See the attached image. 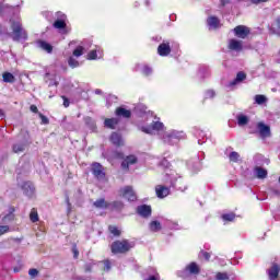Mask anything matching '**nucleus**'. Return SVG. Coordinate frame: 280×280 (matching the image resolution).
<instances>
[{
	"label": "nucleus",
	"instance_id": "bf43d9fd",
	"mask_svg": "<svg viewBox=\"0 0 280 280\" xmlns=\"http://www.w3.org/2000/svg\"><path fill=\"white\" fill-rule=\"evenodd\" d=\"M68 207H71V202L69 201V198L67 199Z\"/></svg>",
	"mask_w": 280,
	"mask_h": 280
},
{
	"label": "nucleus",
	"instance_id": "8fccbe9b",
	"mask_svg": "<svg viewBox=\"0 0 280 280\" xmlns=\"http://www.w3.org/2000/svg\"><path fill=\"white\" fill-rule=\"evenodd\" d=\"M61 98L63 100L65 108H69V105L71 104V102L65 95H62Z\"/></svg>",
	"mask_w": 280,
	"mask_h": 280
},
{
	"label": "nucleus",
	"instance_id": "20e7f679",
	"mask_svg": "<svg viewBox=\"0 0 280 280\" xmlns=\"http://www.w3.org/2000/svg\"><path fill=\"white\" fill-rule=\"evenodd\" d=\"M91 172L97 180H104L106 178V172H104V166L100 162H93L91 164Z\"/></svg>",
	"mask_w": 280,
	"mask_h": 280
},
{
	"label": "nucleus",
	"instance_id": "423d86ee",
	"mask_svg": "<svg viewBox=\"0 0 280 280\" xmlns=\"http://www.w3.org/2000/svg\"><path fill=\"white\" fill-rule=\"evenodd\" d=\"M57 20L54 22L55 30H67V14L58 11L56 13Z\"/></svg>",
	"mask_w": 280,
	"mask_h": 280
},
{
	"label": "nucleus",
	"instance_id": "6ab92c4d",
	"mask_svg": "<svg viewBox=\"0 0 280 280\" xmlns=\"http://www.w3.org/2000/svg\"><path fill=\"white\" fill-rule=\"evenodd\" d=\"M207 25L210 30H218V27H220V19L215 15H211L207 19Z\"/></svg>",
	"mask_w": 280,
	"mask_h": 280
},
{
	"label": "nucleus",
	"instance_id": "0eeeda50",
	"mask_svg": "<svg viewBox=\"0 0 280 280\" xmlns=\"http://www.w3.org/2000/svg\"><path fill=\"white\" fill-rule=\"evenodd\" d=\"M233 33L236 38H248V36H250V27L246 25H237L234 27Z\"/></svg>",
	"mask_w": 280,
	"mask_h": 280
},
{
	"label": "nucleus",
	"instance_id": "39448f33",
	"mask_svg": "<svg viewBox=\"0 0 280 280\" xmlns=\"http://www.w3.org/2000/svg\"><path fill=\"white\" fill-rule=\"evenodd\" d=\"M120 196L122 198H126L129 202H136L137 200V192H135V189L132 186H125L119 189Z\"/></svg>",
	"mask_w": 280,
	"mask_h": 280
},
{
	"label": "nucleus",
	"instance_id": "f03ea898",
	"mask_svg": "<svg viewBox=\"0 0 280 280\" xmlns=\"http://www.w3.org/2000/svg\"><path fill=\"white\" fill-rule=\"evenodd\" d=\"M11 30H12V39L19 43V40H27V31L23 28L21 19H10Z\"/></svg>",
	"mask_w": 280,
	"mask_h": 280
},
{
	"label": "nucleus",
	"instance_id": "473e14b6",
	"mask_svg": "<svg viewBox=\"0 0 280 280\" xmlns=\"http://www.w3.org/2000/svg\"><path fill=\"white\" fill-rule=\"evenodd\" d=\"M84 55V48L82 46H78L73 52L72 56H74L75 58H80V56Z\"/></svg>",
	"mask_w": 280,
	"mask_h": 280
},
{
	"label": "nucleus",
	"instance_id": "bb28decb",
	"mask_svg": "<svg viewBox=\"0 0 280 280\" xmlns=\"http://www.w3.org/2000/svg\"><path fill=\"white\" fill-rule=\"evenodd\" d=\"M244 80H246V72L240 71L237 72L235 80L231 82V86H235L237 82H244Z\"/></svg>",
	"mask_w": 280,
	"mask_h": 280
},
{
	"label": "nucleus",
	"instance_id": "1a4fd4ad",
	"mask_svg": "<svg viewBox=\"0 0 280 280\" xmlns=\"http://www.w3.org/2000/svg\"><path fill=\"white\" fill-rule=\"evenodd\" d=\"M158 54L162 58H165L172 54V46L170 45V42H163L158 46Z\"/></svg>",
	"mask_w": 280,
	"mask_h": 280
},
{
	"label": "nucleus",
	"instance_id": "f8f14e48",
	"mask_svg": "<svg viewBox=\"0 0 280 280\" xmlns=\"http://www.w3.org/2000/svg\"><path fill=\"white\" fill-rule=\"evenodd\" d=\"M228 49H230V51H242V49H244L242 40L235 38L230 39Z\"/></svg>",
	"mask_w": 280,
	"mask_h": 280
},
{
	"label": "nucleus",
	"instance_id": "c03bdc74",
	"mask_svg": "<svg viewBox=\"0 0 280 280\" xmlns=\"http://www.w3.org/2000/svg\"><path fill=\"white\" fill-rule=\"evenodd\" d=\"M142 73L143 75H152V68H150L149 66H144L142 69Z\"/></svg>",
	"mask_w": 280,
	"mask_h": 280
},
{
	"label": "nucleus",
	"instance_id": "2f4dec72",
	"mask_svg": "<svg viewBox=\"0 0 280 280\" xmlns=\"http://www.w3.org/2000/svg\"><path fill=\"white\" fill-rule=\"evenodd\" d=\"M68 65H69V67H71V69H75V68L80 67V61H78V59H75L73 57H70L68 59Z\"/></svg>",
	"mask_w": 280,
	"mask_h": 280
},
{
	"label": "nucleus",
	"instance_id": "4be33fe9",
	"mask_svg": "<svg viewBox=\"0 0 280 280\" xmlns=\"http://www.w3.org/2000/svg\"><path fill=\"white\" fill-rule=\"evenodd\" d=\"M257 178L264 179L268 177V171L261 166L255 167Z\"/></svg>",
	"mask_w": 280,
	"mask_h": 280
},
{
	"label": "nucleus",
	"instance_id": "4d7b16f0",
	"mask_svg": "<svg viewBox=\"0 0 280 280\" xmlns=\"http://www.w3.org/2000/svg\"><path fill=\"white\" fill-rule=\"evenodd\" d=\"M3 9H4L3 4H0V16L3 14Z\"/></svg>",
	"mask_w": 280,
	"mask_h": 280
},
{
	"label": "nucleus",
	"instance_id": "ddd939ff",
	"mask_svg": "<svg viewBox=\"0 0 280 280\" xmlns=\"http://www.w3.org/2000/svg\"><path fill=\"white\" fill-rule=\"evenodd\" d=\"M137 213H139L141 218H150V215H152V207L148 205L139 206Z\"/></svg>",
	"mask_w": 280,
	"mask_h": 280
},
{
	"label": "nucleus",
	"instance_id": "cd10ccee",
	"mask_svg": "<svg viewBox=\"0 0 280 280\" xmlns=\"http://www.w3.org/2000/svg\"><path fill=\"white\" fill-rule=\"evenodd\" d=\"M240 153L237 151H232L230 154H229V160H230V163H240Z\"/></svg>",
	"mask_w": 280,
	"mask_h": 280
},
{
	"label": "nucleus",
	"instance_id": "b1692460",
	"mask_svg": "<svg viewBox=\"0 0 280 280\" xmlns=\"http://www.w3.org/2000/svg\"><path fill=\"white\" fill-rule=\"evenodd\" d=\"M108 233L114 237H121V230L117 225H108Z\"/></svg>",
	"mask_w": 280,
	"mask_h": 280
},
{
	"label": "nucleus",
	"instance_id": "6e6552de",
	"mask_svg": "<svg viewBox=\"0 0 280 280\" xmlns=\"http://www.w3.org/2000/svg\"><path fill=\"white\" fill-rule=\"evenodd\" d=\"M256 128L261 139H268V137H272V133L270 131V126L264 124L262 121L257 122Z\"/></svg>",
	"mask_w": 280,
	"mask_h": 280
},
{
	"label": "nucleus",
	"instance_id": "dca6fc26",
	"mask_svg": "<svg viewBox=\"0 0 280 280\" xmlns=\"http://www.w3.org/2000/svg\"><path fill=\"white\" fill-rule=\"evenodd\" d=\"M268 277L270 280L279 279L280 267L278 264H272L271 268L268 269Z\"/></svg>",
	"mask_w": 280,
	"mask_h": 280
},
{
	"label": "nucleus",
	"instance_id": "5701e85b",
	"mask_svg": "<svg viewBox=\"0 0 280 280\" xmlns=\"http://www.w3.org/2000/svg\"><path fill=\"white\" fill-rule=\"evenodd\" d=\"M109 207L112 208V211H122L125 205H124V201L116 200V201L109 202Z\"/></svg>",
	"mask_w": 280,
	"mask_h": 280
},
{
	"label": "nucleus",
	"instance_id": "f257e3e1",
	"mask_svg": "<svg viewBox=\"0 0 280 280\" xmlns=\"http://www.w3.org/2000/svg\"><path fill=\"white\" fill-rule=\"evenodd\" d=\"M114 156L118 161H121L120 168L122 170V172H130V166L137 165V163H139V158H137V155L135 154L126 155L121 151H115Z\"/></svg>",
	"mask_w": 280,
	"mask_h": 280
},
{
	"label": "nucleus",
	"instance_id": "9b49d317",
	"mask_svg": "<svg viewBox=\"0 0 280 280\" xmlns=\"http://www.w3.org/2000/svg\"><path fill=\"white\" fill-rule=\"evenodd\" d=\"M120 121H121V118H117V117L105 118L104 126L109 130H117V126H119Z\"/></svg>",
	"mask_w": 280,
	"mask_h": 280
},
{
	"label": "nucleus",
	"instance_id": "4468645a",
	"mask_svg": "<svg viewBox=\"0 0 280 280\" xmlns=\"http://www.w3.org/2000/svg\"><path fill=\"white\" fill-rule=\"evenodd\" d=\"M109 141L113 143V145H116V148H121V145H124V139L118 132H112Z\"/></svg>",
	"mask_w": 280,
	"mask_h": 280
},
{
	"label": "nucleus",
	"instance_id": "c9c22d12",
	"mask_svg": "<svg viewBox=\"0 0 280 280\" xmlns=\"http://www.w3.org/2000/svg\"><path fill=\"white\" fill-rule=\"evenodd\" d=\"M238 126H246L248 124V116L241 115L237 117Z\"/></svg>",
	"mask_w": 280,
	"mask_h": 280
},
{
	"label": "nucleus",
	"instance_id": "603ef678",
	"mask_svg": "<svg viewBox=\"0 0 280 280\" xmlns=\"http://www.w3.org/2000/svg\"><path fill=\"white\" fill-rule=\"evenodd\" d=\"M221 7L224 8V5H228V3H231V0H220Z\"/></svg>",
	"mask_w": 280,
	"mask_h": 280
},
{
	"label": "nucleus",
	"instance_id": "79ce46f5",
	"mask_svg": "<svg viewBox=\"0 0 280 280\" xmlns=\"http://www.w3.org/2000/svg\"><path fill=\"white\" fill-rule=\"evenodd\" d=\"M213 97H215V91L213 90H208L206 92V100H213Z\"/></svg>",
	"mask_w": 280,
	"mask_h": 280
},
{
	"label": "nucleus",
	"instance_id": "c85d7f7f",
	"mask_svg": "<svg viewBox=\"0 0 280 280\" xmlns=\"http://www.w3.org/2000/svg\"><path fill=\"white\" fill-rule=\"evenodd\" d=\"M30 220L33 223L38 222L39 218H38V210L36 208H32L31 212H30Z\"/></svg>",
	"mask_w": 280,
	"mask_h": 280
},
{
	"label": "nucleus",
	"instance_id": "393cba45",
	"mask_svg": "<svg viewBox=\"0 0 280 280\" xmlns=\"http://www.w3.org/2000/svg\"><path fill=\"white\" fill-rule=\"evenodd\" d=\"M39 47L47 54H51L54 51V46H51V44H49L45 40H39Z\"/></svg>",
	"mask_w": 280,
	"mask_h": 280
},
{
	"label": "nucleus",
	"instance_id": "680f3d73",
	"mask_svg": "<svg viewBox=\"0 0 280 280\" xmlns=\"http://www.w3.org/2000/svg\"><path fill=\"white\" fill-rule=\"evenodd\" d=\"M0 115H3V110L0 109Z\"/></svg>",
	"mask_w": 280,
	"mask_h": 280
},
{
	"label": "nucleus",
	"instance_id": "a211bd4d",
	"mask_svg": "<svg viewBox=\"0 0 280 280\" xmlns=\"http://www.w3.org/2000/svg\"><path fill=\"white\" fill-rule=\"evenodd\" d=\"M93 207L95 209H110V202L106 201L105 198H100L93 202Z\"/></svg>",
	"mask_w": 280,
	"mask_h": 280
},
{
	"label": "nucleus",
	"instance_id": "a18cd8bd",
	"mask_svg": "<svg viewBox=\"0 0 280 280\" xmlns=\"http://www.w3.org/2000/svg\"><path fill=\"white\" fill-rule=\"evenodd\" d=\"M72 253H73V258L78 259V257H80V250H78V245H73L72 246Z\"/></svg>",
	"mask_w": 280,
	"mask_h": 280
},
{
	"label": "nucleus",
	"instance_id": "58836bf2",
	"mask_svg": "<svg viewBox=\"0 0 280 280\" xmlns=\"http://www.w3.org/2000/svg\"><path fill=\"white\" fill-rule=\"evenodd\" d=\"M215 280H229V273H226V272H217Z\"/></svg>",
	"mask_w": 280,
	"mask_h": 280
},
{
	"label": "nucleus",
	"instance_id": "864d4df0",
	"mask_svg": "<svg viewBox=\"0 0 280 280\" xmlns=\"http://www.w3.org/2000/svg\"><path fill=\"white\" fill-rule=\"evenodd\" d=\"M142 132H145V135H150L151 130L148 129L147 127L141 128Z\"/></svg>",
	"mask_w": 280,
	"mask_h": 280
},
{
	"label": "nucleus",
	"instance_id": "a19ab883",
	"mask_svg": "<svg viewBox=\"0 0 280 280\" xmlns=\"http://www.w3.org/2000/svg\"><path fill=\"white\" fill-rule=\"evenodd\" d=\"M5 233H10V225H0V237L5 235Z\"/></svg>",
	"mask_w": 280,
	"mask_h": 280
},
{
	"label": "nucleus",
	"instance_id": "37998d69",
	"mask_svg": "<svg viewBox=\"0 0 280 280\" xmlns=\"http://www.w3.org/2000/svg\"><path fill=\"white\" fill-rule=\"evenodd\" d=\"M28 275L32 279H35V277H38V269L32 268L28 270Z\"/></svg>",
	"mask_w": 280,
	"mask_h": 280
},
{
	"label": "nucleus",
	"instance_id": "72a5a7b5",
	"mask_svg": "<svg viewBox=\"0 0 280 280\" xmlns=\"http://www.w3.org/2000/svg\"><path fill=\"white\" fill-rule=\"evenodd\" d=\"M103 264V271L104 272H109L110 268L113 267V264L110 262V259H105L102 261Z\"/></svg>",
	"mask_w": 280,
	"mask_h": 280
},
{
	"label": "nucleus",
	"instance_id": "2eb2a0df",
	"mask_svg": "<svg viewBox=\"0 0 280 280\" xmlns=\"http://www.w3.org/2000/svg\"><path fill=\"white\" fill-rule=\"evenodd\" d=\"M185 272L195 276L200 275V266H198V262L192 261L185 267Z\"/></svg>",
	"mask_w": 280,
	"mask_h": 280
},
{
	"label": "nucleus",
	"instance_id": "f704fd0d",
	"mask_svg": "<svg viewBox=\"0 0 280 280\" xmlns=\"http://www.w3.org/2000/svg\"><path fill=\"white\" fill-rule=\"evenodd\" d=\"M267 100H268V98H266V96H265V95H261V94H257V95L255 96V102H256V104H259V105L266 104Z\"/></svg>",
	"mask_w": 280,
	"mask_h": 280
},
{
	"label": "nucleus",
	"instance_id": "4c0bfd02",
	"mask_svg": "<svg viewBox=\"0 0 280 280\" xmlns=\"http://www.w3.org/2000/svg\"><path fill=\"white\" fill-rule=\"evenodd\" d=\"M163 122L161 121H153L151 125L152 130H163Z\"/></svg>",
	"mask_w": 280,
	"mask_h": 280
},
{
	"label": "nucleus",
	"instance_id": "9d476101",
	"mask_svg": "<svg viewBox=\"0 0 280 280\" xmlns=\"http://www.w3.org/2000/svg\"><path fill=\"white\" fill-rule=\"evenodd\" d=\"M115 115L118 119H130L132 117V112L130 109H126L125 107H117L115 109Z\"/></svg>",
	"mask_w": 280,
	"mask_h": 280
},
{
	"label": "nucleus",
	"instance_id": "412c9836",
	"mask_svg": "<svg viewBox=\"0 0 280 280\" xmlns=\"http://www.w3.org/2000/svg\"><path fill=\"white\" fill-rule=\"evenodd\" d=\"M2 80H3V82H7L8 84H14V82H16V78L11 72L2 73Z\"/></svg>",
	"mask_w": 280,
	"mask_h": 280
},
{
	"label": "nucleus",
	"instance_id": "aec40b11",
	"mask_svg": "<svg viewBox=\"0 0 280 280\" xmlns=\"http://www.w3.org/2000/svg\"><path fill=\"white\" fill-rule=\"evenodd\" d=\"M26 148H27V144L25 142L15 143L12 145V152H14V154H21V152H25Z\"/></svg>",
	"mask_w": 280,
	"mask_h": 280
},
{
	"label": "nucleus",
	"instance_id": "de8ad7c7",
	"mask_svg": "<svg viewBox=\"0 0 280 280\" xmlns=\"http://www.w3.org/2000/svg\"><path fill=\"white\" fill-rule=\"evenodd\" d=\"M84 272H93V265L92 264H85L84 265Z\"/></svg>",
	"mask_w": 280,
	"mask_h": 280
},
{
	"label": "nucleus",
	"instance_id": "09e8293b",
	"mask_svg": "<svg viewBox=\"0 0 280 280\" xmlns=\"http://www.w3.org/2000/svg\"><path fill=\"white\" fill-rule=\"evenodd\" d=\"M254 5H259V3H268L269 0H249Z\"/></svg>",
	"mask_w": 280,
	"mask_h": 280
},
{
	"label": "nucleus",
	"instance_id": "a878e982",
	"mask_svg": "<svg viewBox=\"0 0 280 280\" xmlns=\"http://www.w3.org/2000/svg\"><path fill=\"white\" fill-rule=\"evenodd\" d=\"M149 229L150 231H152V233H159V231H161L163 226L161 225L160 221H151L149 224Z\"/></svg>",
	"mask_w": 280,
	"mask_h": 280
},
{
	"label": "nucleus",
	"instance_id": "5fc2aeb1",
	"mask_svg": "<svg viewBox=\"0 0 280 280\" xmlns=\"http://www.w3.org/2000/svg\"><path fill=\"white\" fill-rule=\"evenodd\" d=\"M276 25L280 30V16L276 19Z\"/></svg>",
	"mask_w": 280,
	"mask_h": 280
},
{
	"label": "nucleus",
	"instance_id": "e433bc0d",
	"mask_svg": "<svg viewBox=\"0 0 280 280\" xmlns=\"http://www.w3.org/2000/svg\"><path fill=\"white\" fill-rule=\"evenodd\" d=\"M38 117L42 120L40 121L42 126L49 125V118H47V116H45L43 113H38Z\"/></svg>",
	"mask_w": 280,
	"mask_h": 280
},
{
	"label": "nucleus",
	"instance_id": "052dcab7",
	"mask_svg": "<svg viewBox=\"0 0 280 280\" xmlns=\"http://www.w3.org/2000/svg\"><path fill=\"white\" fill-rule=\"evenodd\" d=\"M166 137H167V139L172 138V136H171V135H166Z\"/></svg>",
	"mask_w": 280,
	"mask_h": 280
},
{
	"label": "nucleus",
	"instance_id": "c756f323",
	"mask_svg": "<svg viewBox=\"0 0 280 280\" xmlns=\"http://www.w3.org/2000/svg\"><path fill=\"white\" fill-rule=\"evenodd\" d=\"M223 222H233L235 220V212L224 213L221 215Z\"/></svg>",
	"mask_w": 280,
	"mask_h": 280
},
{
	"label": "nucleus",
	"instance_id": "7c9ffc66",
	"mask_svg": "<svg viewBox=\"0 0 280 280\" xmlns=\"http://www.w3.org/2000/svg\"><path fill=\"white\" fill-rule=\"evenodd\" d=\"M14 219H15L14 208H11L10 213H8L2 218V222H14Z\"/></svg>",
	"mask_w": 280,
	"mask_h": 280
},
{
	"label": "nucleus",
	"instance_id": "6e6d98bb",
	"mask_svg": "<svg viewBox=\"0 0 280 280\" xmlns=\"http://www.w3.org/2000/svg\"><path fill=\"white\" fill-rule=\"evenodd\" d=\"M144 280H159V278H156V276H150L149 278H147Z\"/></svg>",
	"mask_w": 280,
	"mask_h": 280
},
{
	"label": "nucleus",
	"instance_id": "ea45409f",
	"mask_svg": "<svg viewBox=\"0 0 280 280\" xmlns=\"http://www.w3.org/2000/svg\"><path fill=\"white\" fill-rule=\"evenodd\" d=\"M88 60H97V50H91L88 54Z\"/></svg>",
	"mask_w": 280,
	"mask_h": 280
},
{
	"label": "nucleus",
	"instance_id": "7ed1b4c3",
	"mask_svg": "<svg viewBox=\"0 0 280 280\" xmlns=\"http://www.w3.org/2000/svg\"><path fill=\"white\" fill-rule=\"evenodd\" d=\"M133 247L135 245L130 243V241L124 238L114 241L110 245V250L113 255H126V253H130Z\"/></svg>",
	"mask_w": 280,
	"mask_h": 280
},
{
	"label": "nucleus",
	"instance_id": "f3484780",
	"mask_svg": "<svg viewBox=\"0 0 280 280\" xmlns=\"http://www.w3.org/2000/svg\"><path fill=\"white\" fill-rule=\"evenodd\" d=\"M155 194L158 198H167V195L170 194V187L158 185L155 186Z\"/></svg>",
	"mask_w": 280,
	"mask_h": 280
},
{
	"label": "nucleus",
	"instance_id": "13d9d810",
	"mask_svg": "<svg viewBox=\"0 0 280 280\" xmlns=\"http://www.w3.org/2000/svg\"><path fill=\"white\" fill-rule=\"evenodd\" d=\"M273 194H276V196H280V191L279 190H273Z\"/></svg>",
	"mask_w": 280,
	"mask_h": 280
},
{
	"label": "nucleus",
	"instance_id": "49530a36",
	"mask_svg": "<svg viewBox=\"0 0 280 280\" xmlns=\"http://www.w3.org/2000/svg\"><path fill=\"white\" fill-rule=\"evenodd\" d=\"M201 255L206 261H209L211 259V254L209 252L201 250Z\"/></svg>",
	"mask_w": 280,
	"mask_h": 280
},
{
	"label": "nucleus",
	"instance_id": "3c124183",
	"mask_svg": "<svg viewBox=\"0 0 280 280\" xmlns=\"http://www.w3.org/2000/svg\"><path fill=\"white\" fill-rule=\"evenodd\" d=\"M30 110H31V113H35L36 115H38V113H40V112H38V107L36 105H31Z\"/></svg>",
	"mask_w": 280,
	"mask_h": 280
}]
</instances>
